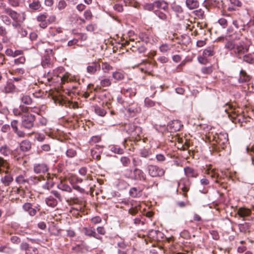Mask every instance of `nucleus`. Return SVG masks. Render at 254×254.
Returning a JSON list of instances; mask_svg holds the SVG:
<instances>
[{"label":"nucleus","instance_id":"32","mask_svg":"<svg viewBox=\"0 0 254 254\" xmlns=\"http://www.w3.org/2000/svg\"><path fill=\"white\" fill-rule=\"evenodd\" d=\"M172 47V45H169L167 43L162 44L159 47V50L163 53H166L170 51Z\"/></svg>","mask_w":254,"mask_h":254},{"label":"nucleus","instance_id":"52","mask_svg":"<svg viewBox=\"0 0 254 254\" xmlns=\"http://www.w3.org/2000/svg\"><path fill=\"white\" fill-rule=\"evenodd\" d=\"M144 102L145 105L148 107H153L154 105V102L148 98H146L145 99Z\"/></svg>","mask_w":254,"mask_h":254},{"label":"nucleus","instance_id":"26","mask_svg":"<svg viewBox=\"0 0 254 254\" xmlns=\"http://www.w3.org/2000/svg\"><path fill=\"white\" fill-rule=\"evenodd\" d=\"M15 86L11 82H7L2 91L5 93H13L15 91Z\"/></svg>","mask_w":254,"mask_h":254},{"label":"nucleus","instance_id":"13","mask_svg":"<svg viewBox=\"0 0 254 254\" xmlns=\"http://www.w3.org/2000/svg\"><path fill=\"white\" fill-rule=\"evenodd\" d=\"M48 170L47 165L44 163L36 164L34 166V171L36 174H44Z\"/></svg>","mask_w":254,"mask_h":254},{"label":"nucleus","instance_id":"19","mask_svg":"<svg viewBox=\"0 0 254 254\" xmlns=\"http://www.w3.org/2000/svg\"><path fill=\"white\" fill-rule=\"evenodd\" d=\"M148 238H163L164 234L158 230H151L147 234Z\"/></svg>","mask_w":254,"mask_h":254},{"label":"nucleus","instance_id":"33","mask_svg":"<svg viewBox=\"0 0 254 254\" xmlns=\"http://www.w3.org/2000/svg\"><path fill=\"white\" fill-rule=\"evenodd\" d=\"M66 155L68 157H74L76 155V147L73 146L71 148H68L66 151Z\"/></svg>","mask_w":254,"mask_h":254},{"label":"nucleus","instance_id":"59","mask_svg":"<svg viewBox=\"0 0 254 254\" xmlns=\"http://www.w3.org/2000/svg\"><path fill=\"white\" fill-rule=\"evenodd\" d=\"M7 32L6 28L2 26H0V35L1 36H6Z\"/></svg>","mask_w":254,"mask_h":254},{"label":"nucleus","instance_id":"37","mask_svg":"<svg viewBox=\"0 0 254 254\" xmlns=\"http://www.w3.org/2000/svg\"><path fill=\"white\" fill-rule=\"evenodd\" d=\"M94 111L96 114L97 115L103 117L106 114V111L104 109L99 107L98 106H95L94 107Z\"/></svg>","mask_w":254,"mask_h":254},{"label":"nucleus","instance_id":"62","mask_svg":"<svg viewBox=\"0 0 254 254\" xmlns=\"http://www.w3.org/2000/svg\"><path fill=\"white\" fill-rule=\"evenodd\" d=\"M173 61L175 63H179L182 60V57L179 55H175L172 57Z\"/></svg>","mask_w":254,"mask_h":254},{"label":"nucleus","instance_id":"9","mask_svg":"<svg viewBox=\"0 0 254 254\" xmlns=\"http://www.w3.org/2000/svg\"><path fill=\"white\" fill-rule=\"evenodd\" d=\"M141 171L138 168H135L133 172L131 170L126 169L125 171L124 175L127 178L135 179L137 178V177H139Z\"/></svg>","mask_w":254,"mask_h":254},{"label":"nucleus","instance_id":"1","mask_svg":"<svg viewBox=\"0 0 254 254\" xmlns=\"http://www.w3.org/2000/svg\"><path fill=\"white\" fill-rule=\"evenodd\" d=\"M212 139L215 142L212 144L213 148L216 151L224 149L229 143L228 134L224 131L215 133Z\"/></svg>","mask_w":254,"mask_h":254},{"label":"nucleus","instance_id":"17","mask_svg":"<svg viewBox=\"0 0 254 254\" xmlns=\"http://www.w3.org/2000/svg\"><path fill=\"white\" fill-rule=\"evenodd\" d=\"M0 181L5 186H8L13 182V179L10 174L5 172L4 176L1 178Z\"/></svg>","mask_w":254,"mask_h":254},{"label":"nucleus","instance_id":"51","mask_svg":"<svg viewBox=\"0 0 254 254\" xmlns=\"http://www.w3.org/2000/svg\"><path fill=\"white\" fill-rule=\"evenodd\" d=\"M121 161L124 166H127L130 163V160L127 157H122Z\"/></svg>","mask_w":254,"mask_h":254},{"label":"nucleus","instance_id":"11","mask_svg":"<svg viewBox=\"0 0 254 254\" xmlns=\"http://www.w3.org/2000/svg\"><path fill=\"white\" fill-rule=\"evenodd\" d=\"M100 63L98 62H94L87 67V72L90 74H94L97 71L100 70Z\"/></svg>","mask_w":254,"mask_h":254},{"label":"nucleus","instance_id":"15","mask_svg":"<svg viewBox=\"0 0 254 254\" xmlns=\"http://www.w3.org/2000/svg\"><path fill=\"white\" fill-rule=\"evenodd\" d=\"M131 137L134 139V141H138L141 140L143 137L142 128L140 127L135 126L133 132H132Z\"/></svg>","mask_w":254,"mask_h":254},{"label":"nucleus","instance_id":"42","mask_svg":"<svg viewBox=\"0 0 254 254\" xmlns=\"http://www.w3.org/2000/svg\"><path fill=\"white\" fill-rule=\"evenodd\" d=\"M58 188L63 191H67L68 192L71 191V189L70 187L67 185L64 184H61L58 186Z\"/></svg>","mask_w":254,"mask_h":254},{"label":"nucleus","instance_id":"35","mask_svg":"<svg viewBox=\"0 0 254 254\" xmlns=\"http://www.w3.org/2000/svg\"><path fill=\"white\" fill-rule=\"evenodd\" d=\"M21 101L24 104L29 105L31 104V103L33 102V100L31 97L27 95H23L21 98Z\"/></svg>","mask_w":254,"mask_h":254},{"label":"nucleus","instance_id":"30","mask_svg":"<svg viewBox=\"0 0 254 254\" xmlns=\"http://www.w3.org/2000/svg\"><path fill=\"white\" fill-rule=\"evenodd\" d=\"M46 204L52 207H55L58 203L57 200L53 197L50 196L46 199Z\"/></svg>","mask_w":254,"mask_h":254},{"label":"nucleus","instance_id":"7","mask_svg":"<svg viewBox=\"0 0 254 254\" xmlns=\"http://www.w3.org/2000/svg\"><path fill=\"white\" fill-rule=\"evenodd\" d=\"M22 208L24 211L27 212L31 217L35 216L37 211L40 210V205H37L34 207H33L32 204L29 202L25 203L22 205Z\"/></svg>","mask_w":254,"mask_h":254},{"label":"nucleus","instance_id":"3","mask_svg":"<svg viewBox=\"0 0 254 254\" xmlns=\"http://www.w3.org/2000/svg\"><path fill=\"white\" fill-rule=\"evenodd\" d=\"M3 12L8 15L14 21L16 22H23L25 19V14H22V17H20V14L13 10L10 8L5 6L3 7Z\"/></svg>","mask_w":254,"mask_h":254},{"label":"nucleus","instance_id":"45","mask_svg":"<svg viewBox=\"0 0 254 254\" xmlns=\"http://www.w3.org/2000/svg\"><path fill=\"white\" fill-rule=\"evenodd\" d=\"M193 13L199 18H203L204 11L201 9H198L193 11Z\"/></svg>","mask_w":254,"mask_h":254},{"label":"nucleus","instance_id":"8","mask_svg":"<svg viewBox=\"0 0 254 254\" xmlns=\"http://www.w3.org/2000/svg\"><path fill=\"white\" fill-rule=\"evenodd\" d=\"M182 126L183 125L180 121L173 120L169 123L168 128L170 129L171 132H176L180 130Z\"/></svg>","mask_w":254,"mask_h":254},{"label":"nucleus","instance_id":"24","mask_svg":"<svg viewBox=\"0 0 254 254\" xmlns=\"http://www.w3.org/2000/svg\"><path fill=\"white\" fill-rule=\"evenodd\" d=\"M135 127V126L132 124L127 123L123 126V130L131 136Z\"/></svg>","mask_w":254,"mask_h":254},{"label":"nucleus","instance_id":"63","mask_svg":"<svg viewBox=\"0 0 254 254\" xmlns=\"http://www.w3.org/2000/svg\"><path fill=\"white\" fill-rule=\"evenodd\" d=\"M118 245L119 247L122 249H125L127 246L128 245L127 244H126L124 239H122V241L118 243Z\"/></svg>","mask_w":254,"mask_h":254},{"label":"nucleus","instance_id":"48","mask_svg":"<svg viewBox=\"0 0 254 254\" xmlns=\"http://www.w3.org/2000/svg\"><path fill=\"white\" fill-rule=\"evenodd\" d=\"M21 248L22 249V250H26V251H30V249H32L33 251H34V252L35 253V254H36V249L35 250L34 249H33L32 248H29V245L27 243H22L21 244Z\"/></svg>","mask_w":254,"mask_h":254},{"label":"nucleus","instance_id":"18","mask_svg":"<svg viewBox=\"0 0 254 254\" xmlns=\"http://www.w3.org/2000/svg\"><path fill=\"white\" fill-rule=\"evenodd\" d=\"M251 80L250 75H248L246 71L243 69H241L240 71L238 82L240 83H243L249 82Z\"/></svg>","mask_w":254,"mask_h":254},{"label":"nucleus","instance_id":"54","mask_svg":"<svg viewBox=\"0 0 254 254\" xmlns=\"http://www.w3.org/2000/svg\"><path fill=\"white\" fill-rule=\"evenodd\" d=\"M239 228L241 232H246L248 229V225L247 224H241L239 225Z\"/></svg>","mask_w":254,"mask_h":254},{"label":"nucleus","instance_id":"39","mask_svg":"<svg viewBox=\"0 0 254 254\" xmlns=\"http://www.w3.org/2000/svg\"><path fill=\"white\" fill-rule=\"evenodd\" d=\"M243 60L244 62L250 64H253L254 63V59L251 54H247L244 56L243 57Z\"/></svg>","mask_w":254,"mask_h":254},{"label":"nucleus","instance_id":"40","mask_svg":"<svg viewBox=\"0 0 254 254\" xmlns=\"http://www.w3.org/2000/svg\"><path fill=\"white\" fill-rule=\"evenodd\" d=\"M113 69V67L107 62H102V69L104 72H108Z\"/></svg>","mask_w":254,"mask_h":254},{"label":"nucleus","instance_id":"25","mask_svg":"<svg viewBox=\"0 0 254 254\" xmlns=\"http://www.w3.org/2000/svg\"><path fill=\"white\" fill-rule=\"evenodd\" d=\"M186 5L190 9H194L199 6V2L197 0H186Z\"/></svg>","mask_w":254,"mask_h":254},{"label":"nucleus","instance_id":"61","mask_svg":"<svg viewBox=\"0 0 254 254\" xmlns=\"http://www.w3.org/2000/svg\"><path fill=\"white\" fill-rule=\"evenodd\" d=\"M36 138L39 141H43L45 138V136L44 134L40 133H37L35 136Z\"/></svg>","mask_w":254,"mask_h":254},{"label":"nucleus","instance_id":"12","mask_svg":"<svg viewBox=\"0 0 254 254\" xmlns=\"http://www.w3.org/2000/svg\"><path fill=\"white\" fill-rule=\"evenodd\" d=\"M184 171L187 177L186 178H196L198 176L197 171L191 167H185L184 168Z\"/></svg>","mask_w":254,"mask_h":254},{"label":"nucleus","instance_id":"29","mask_svg":"<svg viewBox=\"0 0 254 254\" xmlns=\"http://www.w3.org/2000/svg\"><path fill=\"white\" fill-rule=\"evenodd\" d=\"M41 64L44 68L50 67L51 65L50 56L48 55L44 56L42 59Z\"/></svg>","mask_w":254,"mask_h":254},{"label":"nucleus","instance_id":"57","mask_svg":"<svg viewBox=\"0 0 254 254\" xmlns=\"http://www.w3.org/2000/svg\"><path fill=\"white\" fill-rule=\"evenodd\" d=\"M101 140V137L99 136H92L90 140V143H95L98 142Z\"/></svg>","mask_w":254,"mask_h":254},{"label":"nucleus","instance_id":"22","mask_svg":"<svg viewBox=\"0 0 254 254\" xmlns=\"http://www.w3.org/2000/svg\"><path fill=\"white\" fill-rule=\"evenodd\" d=\"M26 190H27V186H25V187L20 186L19 187L13 188L12 192L15 194H17L20 196L24 197L25 194Z\"/></svg>","mask_w":254,"mask_h":254},{"label":"nucleus","instance_id":"21","mask_svg":"<svg viewBox=\"0 0 254 254\" xmlns=\"http://www.w3.org/2000/svg\"><path fill=\"white\" fill-rule=\"evenodd\" d=\"M20 150L23 152H27L31 148V143L28 140H24L20 143Z\"/></svg>","mask_w":254,"mask_h":254},{"label":"nucleus","instance_id":"10","mask_svg":"<svg viewBox=\"0 0 254 254\" xmlns=\"http://www.w3.org/2000/svg\"><path fill=\"white\" fill-rule=\"evenodd\" d=\"M18 122L17 120H13L11 122V127L13 131L19 137H24L26 135L25 133L21 130H19L18 128Z\"/></svg>","mask_w":254,"mask_h":254},{"label":"nucleus","instance_id":"53","mask_svg":"<svg viewBox=\"0 0 254 254\" xmlns=\"http://www.w3.org/2000/svg\"><path fill=\"white\" fill-rule=\"evenodd\" d=\"M14 63L16 64H23L25 62V59L24 57H20L14 60Z\"/></svg>","mask_w":254,"mask_h":254},{"label":"nucleus","instance_id":"23","mask_svg":"<svg viewBox=\"0 0 254 254\" xmlns=\"http://www.w3.org/2000/svg\"><path fill=\"white\" fill-rule=\"evenodd\" d=\"M15 182L19 185H24L29 184V179L25 174L19 175L15 178Z\"/></svg>","mask_w":254,"mask_h":254},{"label":"nucleus","instance_id":"5","mask_svg":"<svg viewBox=\"0 0 254 254\" xmlns=\"http://www.w3.org/2000/svg\"><path fill=\"white\" fill-rule=\"evenodd\" d=\"M191 182L188 178H182L178 182V186L183 191L182 195L186 198H188L187 192L189 191Z\"/></svg>","mask_w":254,"mask_h":254},{"label":"nucleus","instance_id":"16","mask_svg":"<svg viewBox=\"0 0 254 254\" xmlns=\"http://www.w3.org/2000/svg\"><path fill=\"white\" fill-rule=\"evenodd\" d=\"M47 17L48 15L46 13L41 14L37 17V20L40 22L39 25L41 28L45 29L47 27Z\"/></svg>","mask_w":254,"mask_h":254},{"label":"nucleus","instance_id":"64","mask_svg":"<svg viewBox=\"0 0 254 254\" xmlns=\"http://www.w3.org/2000/svg\"><path fill=\"white\" fill-rule=\"evenodd\" d=\"M91 221L94 224H97L101 221V218L99 216H95L92 218Z\"/></svg>","mask_w":254,"mask_h":254},{"label":"nucleus","instance_id":"55","mask_svg":"<svg viewBox=\"0 0 254 254\" xmlns=\"http://www.w3.org/2000/svg\"><path fill=\"white\" fill-rule=\"evenodd\" d=\"M91 155L92 156V157L94 159H96L97 160L100 159V158H101L100 155L99 154H98L96 152V151L95 150H94V149H91Z\"/></svg>","mask_w":254,"mask_h":254},{"label":"nucleus","instance_id":"38","mask_svg":"<svg viewBox=\"0 0 254 254\" xmlns=\"http://www.w3.org/2000/svg\"><path fill=\"white\" fill-rule=\"evenodd\" d=\"M112 77L116 80H121L124 78V74L122 72L115 71L113 73Z\"/></svg>","mask_w":254,"mask_h":254},{"label":"nucleus","instance_id":"14","mask_svg":"<svg viewBox=\"0 0 254 254\" xmlns=\"http://www.w3.org/2000/svg\"><path fill=\"white\" fill-rule=\"evenodd\" d=\"M249 49L245 48L243 45H240L235 46L234 52L236 56L239 59H242L241 56L248 51Z\"/></svg>","mask_w":254,"mask_h":254},{"label":"nucleus","instance_id":"49","mask_svg":"<svg viewBox=\"0 0 254 254\" xmlns=\"http://www.w3.org/2000/svg\"><path fill=\"white\" fill-rule=\"evenodd\" d=\"M201 71L204 74H209L212 72V69L211 66L203 67L201 68Z\"/></svg>","mask_w":254,"mask_h":254},{"label":"nucleus","instance_id":"56","mask_svg":"<svg viewBox=\"0 0 254 254\" xmlns=\"http://www.w3.org/2000/svg\"><path fill=\"white\" fill-rule=\"evenodd\" d=\"M155 7V4H154V2L153 3H146L144 5V8L149 11L152 10L154 7Z\"/></svg>","mask_w":254,"mask_h":254},{"label":"nucleus","instance_id":"41","mask_svg":"<svg viewBox=\"0 0 254 254\" xmlns=\"http://www.w3.org/2000/svg\"><path fill=\"white\" fill-rule=\"evenodd\" d=\"M0 18L2 22L5 25H9L11 24V20L8 16L2 14L0 15Z\"/></svg>","mask_w":254,"mask_h":254},{"label":"nucleus","instance_id":"44","mask_svg":"<svg viewBox=\"0 0 254 254\" xmlns=\"http://www.w3.org/2000/svg\"><path fill=\"white\" fill-rule=\"evenodd\" d=\"M100 84L103 87H108L111 85V82L109 79L105 78L101 81Z\"/></svg>","mask_w":254,"mask_h":254},{"label":"nucleus","instance_id":"58","mask_svg":"<svg viewBox=\"0 0 254 254\" xmlns=\"http://www.w3.org/2000/svg\"><path fill=\"white\" fill-rule=\"evenodd\" d=\"M84 16L86 19H90L92 17V13L90 10H87L84 12Z\"/></svg>","mask_w":254,"mask_h":254},{"label":"nucleus","instance_id":"20","mask_svg":"<svg viewBox=\"0 0 254 254\" xmlns=\"http://www.w3.org/2000/svg\"><path fill=\"white\" fill-rule=\"evenodd\" d=\"M251 212L252 211L250 209L246 207H240L238 210L237 214L240 217L244 218L249 216Z\"/></svg>","mask_w":254,"mask_h":254},{"label":"nucleus","instance_id":"2","mask_svg":"<svg viewBox=\"0 0 254 254\" xmlns=\"http://www.w3.org/2000/svg\"><path fill=\"white\" fill-rule=\"evenodd\" d=\"M224 107L225 108V111L227 112L228 116L231 118L233 122L239 123L241 124L242 126L243 123L247 122V118L244 115L236 113L235 109L231 104L227 103Z\"/></svg>","mask_w":254,"mask_h":254},{"label":"nucleus","instance_id":"36","mask_svg":"<svg viewBox=\"0 0 254 254\" xmlns=\"http://www.w3.org/2000/svg\"><path fill=\"white\" fill-rule=\"evenodd\" d=\"M0 153L4 156H8L10 153V149L5 144L0 147Z\"/></svg>","mask_w":254,"mask_h":254},{"label":"nucleus","instance_id":"28","mask_svg":"<svg viewBox=\"0 0 254 254\" xmlns=\"http://www.w3.org/2000/svg\"><path fill=\"white\" fill-rule=\"evenodd\" d=\"M154 4L157 8L164 10H166L168 8V3L165 1H156L154 2Z\"/></svg>","mask_w":254,"mask_h":254},{"label":"nucleus","instance_id":"60","mask_svg":"<svg viewBox=\"0 0 254 254\" xmlns=\"http://www.w3.org/2000/svg\"><path fill=\"white\" fill-rule=\"evenodd\" d=\"M156 158L159 162H163L166 160L165 157L162 154H157L156 155Z\"/></svg>","mask_w":254,"mask_h":254},{"label":"nucleus","instance_id":"34","mask_svg":"<svg viewBox=\"0 0 254 254\" xmlns=\"http://www.w3.org/2000/svg\"><path fill=\"white\" fill-rule=\"evenodd\" d=\"M84 233L87 236L96 237V233L95 229L92 228H84Z\"/></svg>","mask_w":254,"mask_h":254},{"label":"nucleus","instance_id":"50","mask_svg":"<svg viewBox=\"0 0 254 254\" xmlns=\"http://www.w3.org/2000/svg\"><path fill=\"white\" fill-rule=\"evenodd\" d=\"M66 6V3L64 0H61L59 2L58 8L59 10H62L65 8Z\"/></svg>","mask_w":254,"mask_h":254},{"label":"nucleus","instance_id":"31","mask_svg":"<svg viewBox=\"0 0 254 254\" xmlns=\"http://www.w3.org/2000/svg\"><path fill=\"white\" fill-rule=\"evenodd\" d=\"M29 7L34 10H39L41 8V4L39 1L34 0L29 4Z\"/></svg>","mask_w":254,"mask_h":254},{"label":"nucleus","instance_id":"4","mask_svg":"<svg viewBox=\"0 0 254 254\" xmlns=\"http://www.w3.org/2000/svg\"><path fill=\"white\" fill-rule=\"evenodd\" d=\"M35 117L32 114H25L22 117L21 125L26 129H30L34 126Z\"/></svg>","mask_w":254,"mask_h":254},{"label":"nucleus","instance_id":"46","mask_svg":"<svg viewBox=\"0 0 254 254\" xmlns=\"http://www.w3.org/2000/svg\"><path fill=\"white\" fill-rule=\"evenodd\" d=\"M3 167V168H8V162L6 160H4L2 157H0V168ZM1 171V169L0 168V173Z\"/></svg>","mask_w":254,"mask_h":254},{"label":"nucleus","instance_id":"27","mask_svg":"<svg viewBox=\"0 0 254 254\" xmlns=\"http://www.w3.org/2000/svg\"><path fill=\"white\" fill-rule=\"evenodd\" d=\"M215 52L213 46L207 47L203 52V56L205 57V58L213 56Z\"/></svg>","mask_w":254,"mask_h":254},{"label":"nucleus","instance_id":"47","mask_svg":"<svg viewBox=\"0 0 254 254\" xmlns=\"http://www.w3.org/2000/svg\"><path fill=\"white\" fill-rule=\"evenodd\" d=\"M218 22L223 28H226L228 25L227 20L224 18L219 19Z\"/></svg>","mask_w":254,"mask_h":254},{"label":"nucleus","instance_id":"43","mask_svg":"<svg viewBox=\"0 0 254 254\" xmlns=\"http://www.w3.org/2000/svg\"><path fill=\"white\" fill-rule=\"evenodd\" d=\"M235 47V43L233 41H229L227 42V43L225 45V48L228 50H234Z\"/></svg>","mask_w":254,"mask_h":254},{"label":"nucleus","instance_id":"6","mask_svg":"<svg viewBox=\"0 0 254 254\" xmlns=\"http://www.w3.org/2000/svg\"><path fill=\"white\" fill-rule=\"evenodd\" d=\"M147 169L149 175L152 177H162L165 172L164 169L155 165H149Z\"/></svg>","mask_w":254,"mask_h":254}]
</instances>
